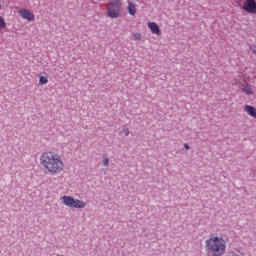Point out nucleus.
I'll use <instances>...</instances> for the list:
<instances>
[{"instance_id": "f257e3e1", "label": "nucleus", "mask_w": 256, "mask_h": 256, "mask_svg": "<svg viewBox=\"0 0 256 256\" xmlns=\"http://www.w3.org/2000/svg\"><path fill=\"white\" fill-rule=\"evenodd\" d=\"M40 165L48 175H61L65 171V162L55 151L43 152L40 156Z\"/></svg>"}, {"instance_id": "f03ea898", "label": "nucleus", "mask_w": 256, "mask_h": 256, "mask_svg": "<svg viewBox=\"0 0 256 256\" xmlns=\"http://www.w3.org/2000/svg\"><path fill=\"white\" fill-rule=\"evenodd\" d=\"M205 249L208 256H223L227 251V241L223 237L211 236L205 240Z\"/></svg>"}, {"instance_id": "7ed1b4c3", "label": "nucleus", "mask_w": 256, "mask_h": 256, "mask_svg": "<svg viewBox=\"0 0 256 256\" xmlns=\"http://www.w3.org/2000/svg\"><path fill=\"white\" fill-rule=\"evenodd\" d=\"M107 17L119 19L123 13V2L121 0H109L106 4Z\"/></svg>"}, {"instance_id": "20e7f679", "label": "nucleus", "mask_w": 256, "mask_h": 256, "mask_svg": "<svg viewBox=\"0 0 256 256\" xmlns=\"http://www.w3.org/2000/svg\"><path fill=\"white\" fill-rule=\"evenodd\" d=\"M61 201L63 205L70 207V209H85V207H87V203L82 200L75 199L73 196H62Z\"/></svg>"}, {"instance_id": "39448f33", "label": "nucleus", "mask_w": 256, "mask_h": 256, "mask_svg": "<svg viewBox=\"0 0 256 256\" xmlns=\"http://www.w3.org/2000/svg\"><path fill=\"white\" fill-rule=\"evenodd\" d=\"M243 11L249 13L250 15L256 14V1L255 0H246L242 6Z\"/></svg>"}, {"instance_id": "423d86ee", "label": "nucleus", "mask_w": 256, "mask_h": 256, "mask_svg": "<svg viewBox=\"0 0 256 256\" xmlns=\"http://www.w3.org/2000/svg\"><path fill=\"white\" fill-rule=\"evenodd\" d=\"M240 89L245 95H255V85L249 84L248 82L240 83Z\"/></svg>"}, {"instance_id": "0eeeda50", "label": "nucleus", "mask_w": 256, "mask_h": 256, "mask_svg": "<svg viewBox=\"0 0 256 256\" xmlns=\"http://www.w3.org/2000/svg\"><path fill=\"white\" fill-rule=\"evenodd\" d=\"M18 14L22 19H25L26 21H30V22L35 21V14H33L31 10L20 9L18 11Z\"/></svg>"}, {"instance_id": "6e6552de", "label": "nucleus", "mask_w": 256, "mask_h": 256, "mask_svg": "<svg viewBox=\"0 0 256 256\" xmlns=\"http://www.w3.org/2000/svg\"><path fill=\"white\" fill-rule=\"evenodd\" d=\"M148 29H150L152 35L161 37V28H159V24L156 22H148Z\"/></svg>"}, {"instance_id": "1a4fd4ad", "label": "nucleus", "mask_w": 256, "mask_h": 256, "mask_svg": "<svg viewBox=\"0 0 256 256\" xmlns=\"http://www.w3.org/2000/svg\"><path fill=\"white\" fill-rule=\"evenodd\" d=\"M244 113L249 115V117H253V119H256V107L251 106V105H245L243 107Z\"/></svg>"}, {"instance_id": "9d476101", "label": "nucleus", "mask_w": 256, "mask_h": 256, "mask_svg": "<svg viewBox=\"0 0 256 256\" xmlns=\"http://www.w3.org/2000/svg\"><path fill=\"white\" fill-rule=\"evenodd\" d=\"M128 13L132 17H135V15H137V6L131 1H128Z\"/></svg>"}, {"instance_id": "9b49d317", "label": "nucleus", "mask_w": 256, "mask_h": 256, "mask_svg": "<svg viewBox=\"0 0 256 256\" xmlns=\"http://www.w3.org/2000/svg\"><path fill=\"white\" fill-rule=\"evenodd\" d=\"M133 41H141L143 39V34L140 32H134L132 33Z\"/></svg>"}, {"instance_id": "f8f14e48", "label": "nucleus", "mask_w": 256, "mask_h": 256, "mask_svg": "<svg viewBox=\"0 0 256 256\" xmlns=\"http://www.w3.org/2000/svg\"><path fill=\"white\" fill-rule=\"evenodd\" d=\"M49 78L47 76H39V85H47Z\"/></svg>"}, {"instance_id": "ddd939ff", "label": "nucleus", "mask_w": 256, "mask_h": 256, "mask_svg": "<svg viewBox=\"0 0 256 256\" xmlns=\"http://www.w3.org/2000/svg\"><path fill=\"white\" fill-rule=\"evenodd\" d=\"M0 29H7V22H5L3 16H0Z\"/></svg>"}, {"instance_id": "4468645a", "label": "nucleus", "mask_w": 256, "mask_h": 256, "mask_svg": "<svg viewBox=\"0 0 256 256\" xmlns=\"http://www.w3.org/2000/svg\"><path fill=\"white\" fill-rule=\"evenodd\" d=\"M103 165L109 167V157L107 155L103 156Z\"/></svg>"}, {"instance_id": "2eb2a0df", "label": "nucleus", "mask_w": 256, "mask_h": 256, "mask_svg": "<svg viewBox=\"0 0 256 256\" xmlns=\"http://www.w3.org/2000/svg\"><path fill=\"white\" fill-rule=\"evenodd\" d=\"M123 134L126 136V137H129V128H123Z\"/></svg>"}, {"instance_id": "dca6fc26", "label": "nucleus", "mask_w": 256, "mask_h": 256, "mask_svg": "<svg viewBox=\"0 0 256 256\" xmlns=\"http://www.w3.org/2000/svg\"><path fill=\"white\" fill-rule=\"evenodd\" d=\"M250 50L252 51V53H254V55H256V46H251Z\"/></svg>"}, {"instance_id": "f3484780", "label": "nucleus", "mask_w": 256, "mask_h": 256, "mask_svg": "<svg viewBox=\"0 0 256 256\" xmlns=\"http://www.w3.org/2000/svg\"><path fill=\"white\" fill-rule=\"evenodd\" d=\"M227 256H239V254H237L235 252H230Z\"/></svg>"}, {"instance_id": "a211bd4d", "label": "nucleus", "mask_w": 256, "mask_h": 256, "mask_svg": "<svg viewBox=\"0 0 256 256\" xmlns=\"http://www.w3.org/2000/svg\"><path fill=\"white\" fill-rule=\"evenodd\" d=\"M184 147H185V149H187V150L191 149V147L189 146V144H184Z\"/></svg>"}, {"instance_id": "6ab92c4d", "label": "nucleus", "mask_w": 256, "mask_h": 256, "mask_svg": "<svg viewBox=\"0 0 256 256\" xmlns=\"http://www.w3.org/2000/svg\"><path fill=\"white\" fill-rule=\"evenodd\" d=\"M0 10H1V3H0Z\"/></svg>"}]
</instances>
